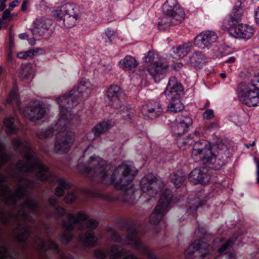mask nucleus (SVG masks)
<instances>
[{
	"mask_svg": "<svg viewBox=\"0 0 259 259\" xmlns=\"http://www.w3.org/2000/svg\"><path fill=\"white\" fill-rule=\"evenodd\" d=\"M226 157V154L222 152L214 153L211 149V154L209 156L206 165L212 169H219L225 164Z\"/></svg>",
	"mask_w": 259,
	"mask_h": 259,
	"instance_id": "5701e85b",
	"label": "nucleus"
},
{
	"mask_svg": "<svg viewBox=\"0 0 259 259\" xmlns=\"http://www.w3.org/2000/svg\"><path fill=\"white\" fill-rule=\"evenodd\" d=\"M93 89V85L89 79L82 78L77 90H72L68 94H65L57 99L60 107V117L58 121L53 128H49L45 131H40L37 134L39 139H43L52 135L54 130L58 132L54 146L55 152L65 153L70 148L74 140V134L66 129V126L72 116L69 109L78 104L81 95L90 93Z\"/></svg>",
	"mask_w": 259,
	"mask_h": 259,
	"instance_id": "f03ea898",
	"label": "nucleus"
},
{
	"mask_svg": "<svg viewBox=\"0 0 259 259\" xmlns=\"http://www.w3.org/2000/svg\"><path fill=\"white\" fill-rule=\"evenodd\" d=\"M213 111L212 109H207L203 113V117L205 119H210L213 117Z\"/></svg>",
	"mask_w": 259,
	"mask_h": 259,
	"instance_id": "de8ad7c7",
	"label": "nucleus"
},
{
	"mask_svg": "<svg viewBox=\"0 0 259 259\" xmlns=\"http://www.w3.org/2000/svg\"><path fill=\"white\" fill-rule=\"evenodd\" d=\"M238 24V21L233 18L232 16L228 15L223 20L222 27L223 29L228 30L231 35V30L232 29H235Z\"/></svg>",
	"mask_w": 259,
	"mask_h": 259,
	"instance_id": "473e14b6",
	"label": "nucleus"
},
{
	"mask_svg": "<svg viewBox=\"0 0 259 259\" xmlns=\"http://www.w3.org/2000/svg\"><path fill=\"white\" fill-rule=\"evenodd\" d=\"M105 33L109 41L111 42L114 38L115 32L114 30L111 28H107L105 30Z\"/></svg>",
	"mask_w": 259,
	"mask_h": 259,
	"instance_id": "09e8293b",
	"label": "nucleus"
},
{
	"mask_svg": "<svg viewBox=\"0 0 259 259\" xmlns=\"http://www.w3.org/2000/svg\"><path fill=\"white\" fill-rule=\"evenodd\" d=\"M83 140L84 141H89L88 135H86L83 138Z\"/></svg>",
	"mask_w": 259,
	"mask_h": 259,
	"instance_id": "69168bd1",
	"label": "nucleus"
},
{
	"mask_svg": "<svg viewBox=\"0 0 259 259\" xmlns=\"http://www.w3.org/2000/svg\"><path fill=\"white\" fill-rule=\"evenodd\" d=\"M142 112L145 116L153 118L162 113V108L158 102H151L143 107Z\"/></svg>",
	"mask_w": 259,
	"mask_h": 259,
	"instance_id": "b1692460",
	"label": "nucleus"
},
{
	"mask_svg": "<svg viewBox=\"0 0 259 259\" xmlns=\"http://www.w3.org/2000/svg\"><path fill=\"white\" fill-rule=\"evenodd\" d=\"M198 202V200H195L194 201V202L192 203L193 204H197Z\"/></svg>",
	"mask_w": 259,
	"mask_h": 259,
	"instance_id": "338daca9",
	"label": "nucleus"
},
{
	"mask_svg": "<svg viewBox=\"0 0 259 259\" xmlns=\"http://www.w3.org/2000/svg\"><path fill=\"white\" fill-rule=\"evenodd\" d=\"M76 195L74 192H71L68 193L65 197L64 201L67 203H70L76 200Z\"/></svg>",
	"mask_w": 259,
	"mask_h": 259,
	"instance_id": "c03bdc74",
	"label": "nucleus"
},
{
	"mask_svg": "<svg viewBox=\"0 0 259 259\" xmlns=\"http://www.w3.org/2000/svg\"><path fill=\"white\" fill-rule=\"evenodd\" d=\"M169 100L170 103L167 107L168 111L176 113L181 111L184 108V106L180 100V98Z\"/></svg>",
	"mask_w": 259,
	"mask_h": 259,
	"instance_id": "f704fd0d",
	"label": "nucleus"
},
{
	"mask_svg": "<svg viewBox=\"0 0 259 259\" xmlns=\"http://www.w3.org/2000/svg\"><path fill=\"white\" fill-rule=\"evenodd\" d=\"M56 181L58 186L56 189L55 194L58 197H61L63 195L65 190L70 188L71 184L62 179H58Z\"/></svg>",
	"mask_w": 259,
	"mask_h": 259,
	"instance_id": "c756f323",
	"label": "nucleus"
},
{
	"mask_svg": "<svg viewBox=\"0 0 259 259\" xmlns=\"http://www.w3.org/2000/svg\"><path fill=\"white\" fill-rule=\"evenodd\" d=\"M20 186L12 196L13 201L17 203L19 200H23L22 208L19 211V216L23 219L24 222L28 219L26 212V209L33 211L38 207V203L31 199L26 189L32 188L34 186L33 181L26 178H20ZM30 228L26 222L24 224H19L16 230L18 238L21 241H25L29 237Z\"/></svg>",
	"mask_w": 259,
	"mask_h": 259,
	"instance_id": "39448f33",
	"label": "nucleus"
},
{
	"mask_svg": "<svg viewBox=\"0 0 259 259\" xmlns=\"http://www.w3.org/2000/svg\"><path fill=\"white\" fill-rule=\"evenodd\" d=\"M242 3L240 1H237L231 12L229 15L233 18L239 22L243 15V10L242 7Z\"/></svg>",
	"mask_w": 259,
	"mask_h": 259,
	"instance_id": "c85d7f7f",
	"label": "nucleus"
},
{
	"mask_svg": "<svg viewBox=\"0 0 259 259\" xmlns=\"http://www.w3.org/2000/svg\"><path fill=\"white\" fill-rule=\"evenodd\" d=\"M36 53L33 50H30L25 52H20L17 54L18 58L20 59H29L32 58Z\"/></svg>",
	"mask_w": 259,
	"mask_h": 259,
	"instance_id": "a19ab883",
	"label": "nucleus"
},
{
	"mask_svg": "<svg viewBox=\"0 0 259 259\" xmlns=\"http://www.w3.org/2000/svg\"><path fill=\"white\" fill-rule=\"evenodd\" d=\"M14 119L12 117L6 118L4 120V124L6 128V131L8 134H14L17 128L14 125Z\"/></svg>",
	"mask_w": 259,
	"mask_h": 259,
	"instance_id": "c9c22d12",
	"label": "nucleus"
},
{
	"mask_svg": "<svg viewBox=\"0 0 259 259\" xmlns=\"http://www.w3.org/2000/svg\"><path fill=\"white\" fill-rule=\"evenodd\" d=\"M232 240L216 238L212 247L206 242L195 241L184 252L186 259H209L214 250L218 249L220 255L214 259H237L236 255L230 251Z\"/></svg>",
	"mask_w": 259,
	"mask_h": 259,
	"instance_id": "20e7f679",
	"label": "nucleus"
},
{
	"mask_svg": "<svg viewBox=\"0 0 259 259\" xmlns=\"http://www.w3.org/2000/svg\"><path fill=\"white\" fill-rule=\"evenodd\" d=\"M197 208H198L197 205H195V206H190V209L188 210V212H189L191 210L192 211H195Z\"/></svg>",
	"mask_w": 259,
	"mask_h": 259,
	"instance_id": "bf43d9fd",
	"label": "nucleus"
},
{
	"mask_svg": "<svg viewBox=\"0 0 259 259\" xmlns=\"http://www.w3.org/2000/svg\"><path fill=\"white\" fill-rule=\"evenodd\" d=\"M122 94L120 87L117 85H111L106 92V101L108 104L114 107H117L119 103V98Z\"/></svg>",
	"mask_w": 259,
	"mask_h": 259,
	"instance_id": "4be33fe9",
	"label": "nucleus"
},
{
	"mask_svg": "<svg viewBox=\"0 0 259 259\" xmlns=\"http://www.w3.org/2000/svg\"><path fill=\"white\" fill-rule=\"evenodd\" d=\"M14 148L24 155V159L19 160L16 164L18 172L23 174L33 172L40 181L50 180L53 181V176L48 168L36 157L31 150L30 143L23 139H16L13 141Z\"/></svg>",
	"mask_w": 259,
	"mask_h": 259,
	"instance_id": "7ed1b4c3",
	"label": "nucleus"
},
{
	"mask_svg": "<svg viewBox=\"0 0 259 259\" xmlns=\"http://www.w3.org/2000/svg\"><path fill=\"white\" fill-rule=\"evenodd\" d=\"M252 88L259 89V75H254L251 79Z\"/></svg>",
	"mask_w": 259,
	"mask_h": 259,
	"instance_id": "8fccbe9b",
	"label": "nucleus"
},
{
	"mask_svg": "<svg viewBox=\"0 0 259 259\" xmlns=\"http://www.w3.org/2000/svg\"><path fill=\"white\" fill-rule=\"evenodd\" d=\"M205 61V57L200 52L193 54L190 57L189 63L192 66L200 67Z\"/></svg>",
	"mask_w": 259,
	"mask_h": 259,
	"instance_id": "cd10ccee",
	"label": "nucleus"
},
{
	"mask_svg": "<svg viewBox=\"0 0 259 259\" xmlns=\"http://www.w3.org/2000/svg\"><path fill=\"white\" fill-rule=\"evenodd\" d=\"M254 161L256 164V168H257V182L259 183V160L257 158L255 157L254 158Z\"/></svg>",
	"mask_w": 259,
	"mask_h": 259,
	"instance_id": "5fc2aeb1",
	"label": "nucleus"
},
{
	"mask_svg": "<svg viewBox=\"0 0 259 259\" xmlns=\"http://www.w3.org/2000/svg\"><path fill=\"white\" fill-rule=\"evenodd\" d=\"M4 150V145L0 143V166L5 163L8 159V156Z\"/></svg>",
	"mask_w": 259,
	"mask_h": 259,
	"instance_id": "79ce46f5",
	"label": "nucleus"
},
{
	"mask_svg": "<svg viewBox=\"0 0 259 259\" xmlns=\"http://www.w3.org/2000/svg\"><path fill=\"white\" fill-rule=\"evenodd\" d=\"M238 96L240 101L248 107L259 106V89L241 84L238 88Z\"/></svg>",
	"mask_w": 259,
	"mask_h": 259,
	"instance_id": "9b49d317",
	"label": "nucleus"
},
{
	"mask_svg": "<svg viewBox=\"0 0 259 259\" xmlns=\"http://www.w3.org/2000/svg\"><path fill=\"white\" fill-rule=\"evenodd\" d=\"M79 241L85 246L92 247L97 244L98 238L92 232L88 231L81 234L79 236Z\"/></svg>",
	"mask_w": 259,
	"mask_h": 259,
	"instance_id": "393cba45",
	"label": "nucleus"
},
{
	"mask_svg": "<svg viewBox=\"0 0 259 259\" xmlns=\"http://www.w3.org/2000/svg\"><path fill=\"white\" fill-rule=\"evenodd\" d=\"M162 9L164 16L161 23L165 25H177L185 18V12L177 4V0H166Z\"/></svg>",
	"mask_w": 259,
	"mask_h": 259,
	"instance_id": "1a4fd4ad",
	"label": "nucleus"
},
{
	"mask_svg": "<svg viewBox=\"0 0 259 259\" xmlns=\"http://www.w3.org/2000/svg\"><path fill=\"white\" fill-rule=\"evenodd\" d=\"M29 2L28 0H24L23 3H22V6H21V10L22 11H25L28 5H29Z\"/></svg>",
	"mask_w": 259,
	"mask_h": 259,
	"instance_id": "603ef678",
	"label": "nucleus"
},
{
	"mask_svg": "<svg viewBox=\"0 0 259 259\" xmlns=\"http://www.w3.org/2000/svg\"><path fill=\"white\" fill-rule=\"evenodd\" d=\"M217 38L215 32L209 30L204 31L195 36L194 44L201 49L208 48L213 42L216 41Z\"/></svg>",
	"mask_w": 259,
	"mask_h": 259,
	"instance_id": "2eb2a0df",
	"label": "nucleus"
},
{
	"mask_svg": "<svg viewBox=\"0 0 259 259\" xmlns=\"http://www.w3.org/2000/svg\"><path fill=\"white\" fill-rule=\"evenodd\" d=\"M220 76L222 78L225 79L226 77V74L225 73H222L220 74Z\"/></svg>",
	"mask_w": 259,
	"mask_h": 259,
	"instance_id": "e2e57ef3",
	"label": "nucleus"
},
{
	"mask_svg": "<svg viewBox=\"0 0 259 259\" xmlns=\"http://www.w3.org/2000/svg\"><path fill=\"white\" fill-rule=\"evenodd\" d=\"M21 0H15L12 2L9 5V9L12 10L13 9L16 7L21 2Z\"/></svg>",
	"mask_w": 259,
	"mask_h": 259,
	"instance_id": "3c124183",
	"label": "nucleus"
},
{
	"mask_svg": "<svg viewBox=\"0 0 259 259\" xmlns=\"http://www.w3.org/2000/svg\"><path fill=\"white\" fill-rule=\"evenodd\" d=\"M95 256L97 259H105L108 255V253L102 250H97L94 252Z\"/></svg>",
	"mask_w": 259,
	"mask_h": 259,
	"instance_id": "49530a36",
	"label": "nucleus"
},
{
	"mask_svg": "<svg viewBox=\"0 0 259 259\" xmlns=\"http://www.w3.org/2000/svg\"><path fill=\"white\" fill-rule=\"evenodd\" d=\"M121 68L126 71L132 70L138 66V63L136 59L131 56H126L124 58L119 62Z\"/></svg>",
	"mask_w": 259,
	"mask_h": 259,
	"instance_id": "a878e982",
	"label": "nucleus"
},
{
	"mask_svg": "<svg viewBox=\"0 0 259 259\" xmlns=\"http://www.w3.org/2000/svg\"><path fill=\"white\" fill-rule=\"evenodd\" d=\"M172 198L170 190L166 189L162 192L157 205L150 215L149 221L151 224H156L160 221L169 209Z\"/></svg>",
	"mask_w": 259,
	"mask_h": 259,
	"instance_id": "9d476101",
	"label": "nucleus"
},
{
	"mask_svg": "<svg viewBox=\"0 0 259 259\" xmlns=\"http://www.w3.org/2000/svg\"><path fill=\"white\" fill-rule=\"evenodd\" d=\"M183 66V64L182 63H178L175 65V67H181Z\"/></svg>",
	"mask_w": 259,
	"mask_h": 259,
	"instance_id": "0e129e2a",
	"label": "nucleus"
},
{
	"mask_svg": "<svg viewBox=\"0 0 259 259\" xmlns=\"http://www.w3.org/2000/svg\"><path fill=\"white\" fill-rule=\"evenodd\" d=\"M255 20L256 23L259 25V6L255 12Z\"/></svg>",
	"mask_w": 259,
	"mask_h": 259,
	"instance_id": "6e6d98bb",
	"label": "nucleus"
},
{
	"mask_svg": "<svg viewBox=\"0 0 259 259\" xmlns=\"http://www.w3.org/2000/svg\"><path fill=\"white\" fill-rule=\"evenodd\" d=\"M19 37L21 39H25L27 37V35L25 34H21L19 35Z\"/></svg>",
	"mask_w": 259,
	"mask_h": 259,
	"instance_id": "680f3d73",
	"label": "nucleus"
},
{
	"mask_svg": "<svg viewBox=\"0 0 259 259\" xmlns=\"http://www.w3.org/2000/svg\"><path fill=\"white\" fill-rule=\"evenodd\" d=\"M192 122V118L189 116L179 115L176 119V122L172 127V131L176 135H182L188 131Z\"/></svg>",
	"mask_w": 259,
	"mask_h": 259,
	"instance_id": "aec40b11",
	"label": "nucleus"
},
{
	"mask_svg": "<svg viewBox=\"0 0 259 259\" xmlns=\"http://www.w3.org/2000/svg\"><path fill=\"white\" fill-rule=\"evenodd\" d=\"M77 170L94 181L104 185L113 184L117 189L123 191V199L132 204L137 201L141 194L131 182L137 173L135 168L124 163L112 169L102 158L91 156L85 165L79 163Z\"/></svg>",
	"mask_w": 259,
	"mask_h": 259,
	"instance_id": "f257e3e1",
	"label": "nucleus"
},
{
	"mask_svg": "<svg viewBox=\"0 0 259 259\" xmlns=\"http://www.w3.org/2000/svg\"><path fill=\"white\" fill-rule=\"evenodd\" d=\"M7 102L8 104H13L19 105V99L17 94V89L13 88L10 92Z\"/></svg>",
	"mask_w": 259,
	"mask_h": 259,
	"instance_id": "4c0bfd02",
	"label": "nucleus"
},
{
	"mask_svg": "<svg viewBox=\"0 0 259 259\" xmlns=\"http://www.w3.org/2000/svg\"><path fill=\"white\" fill-rule=\"evenodd\" d=\"M57 198L55 197H51L49 200V202L51 205H52L55 209L57 215L59 216L64 215L65 214V210L56 204Z\"/></svg>",
	"mask_w": 259,
	"mask_h": 259,
	"instance_id": "ea45409f",
	"label": "nucleus"
},
{
	"mask_svg": "<svg viewBox=\"0 0 259 259\" xmlns=\"http://www.w3.org/2000/svg\"><path fill=\"white\" fill-rule=\"evenodd\" d=\"M191 47L192 44L190 42H188L178 47L174 48L173 51L175 53L177 54L180 57L183 58L190 51Z\"/></svg>",
	"mask_w": 259,
	"mask_h": 259,
	"instance_id": "2f4dec72",
	"label": "nucleus"
},
{
	"mask_svg": "<svg viewBox=\"0 0 259 259\" xmlns=\"http://www.w3.org/2000/svg\"><path fill=\"white\" fill-rule=\"evenodd\" d=\"M255 144V141H254L252 143H249V144H244V146L247 148H249L250 146H254Z\"/></svg>",
	"mask_w": 259,
	"mask_h": 259,
	"instance_id": "052dcab7",
	"label": "nucleus"
},
{
	"mask_svg": "<svg viewBox=\"0 0 259 259\" xmlns=\"http://www.w3.org/2000/svg\"><path fill=\"white\" fill-rule=\"evenodd\" d=\"M4 178L0 176V194L7 196L8 194L9 188L3 184Z\"/></svg>",
	"mask_w": 259,
	"mask_h": 259,
	"instance_id": "a18cd8bd",
	"label": "nucleus"
},
{
	"mask_svg": "<svg viewBox=\"0 0 259 259\" xmlns=\"http://www.w3.org/2000/svg\"><path fill=\"white\" fill-rule=\"evenodd\" d=\"M34 71L31 64H26L22 65L20 72L21 78L24 80L28 79L33 76Z\"/></svg>",
	"mask_w": 259,
	"mask_h": 259,
	"instance_id": "7c9ffc66",
	"label": "nucleus"
},
{
	"mask_svg": "<svg viewBox=\"0 0 259 259\" xmlns=\"http://www.w3.org/2000/svg\"><path fill=\"white\" fill-rule=\"evenodd\" d=\"M171 180L176 187H180L186 180L185 175L183 171L178 170L171 176Z\"/></svg>",
	"mask_w": 259,
	"mask_h": 259,
	"instance_id": "72a5a7b5",
	"label": "nucleus"
},
{
	"mask_svg": "<svg viewBox=\"0 0 259 259\" xmlns=\"http://www.w3.org/2000/svg\"><path fill=\"white\" fill-rule=\"evenodd\" d=\"M194 142V140L191 137H188L186 139L179 138L178 139L177 143L178 146L181 149H186L192 145Z\"/></svg>",
	"mask_w": 259,
	"mask_h": 259,
	"instance_id": "58836bf2",
	"label": "nucleus"
},
{
	"mask_svg": "<svg viewBox=\"0 0 259 259\" xmlns=\"http://www.w3.org/2000/svg\"><path fill=\"white\" fill-rule=\"evenodd\" d=\"M52 21L45 17L37 18L33 22L31 29L33 34L35 36H41L45 37L49 36L50 34V27Z\"/></svg>",
	"mask_w": 259,
	"mask_h": 259,
	"instance_id": "4468645a",
	"label": "nucleus"
},
{
	"mask_svg": "<svg viewBox=\"0 0 259 259\" xmlns=\"http://www.w3.org/2000/svg\"><path fill=\"white\" fill-rule=\"evenodd\" d=\"M254 28L246 24H238L235 29L231 30V35L235 38L249 39L254 34Z\"/></svg>",
	"mask_w": 259,
	"mask_h": 259,
	"instance_id": "6ab92c4d",
	"label": "nucleus"
},
{
	"mask_svg": "<svg viewBox=\"0 0 259 259\" xmlns=\"http://www.w3.org/2000/svg\"><path fill=\"white\" fill-rule=\"evenodd\" d=\"M183 91V89L181 83L175 77L172 76L169 78L164 94L168 100H173L180 98Z\"/></svg>",
	"mask_w": 259,
	"mask_h": 259,
	"instance_id": "a211bd4d",
	"label": "nucleus"
},
{
	"mask_svg": "<svg viewBox=\"0 0 259 259\" xmlns=\"http://www.w3.org/2000/svg\"><path fill=\"white\" fill-rule=\"evenodd\" d=\"M236 61V58L235 57H229L227 60H226L225 62L226 63H233L235 62Z\"/></svg>",
	"mask_w": 259,
	"mask_h": 259,
	"instance_id": "13d9d810",
	"label": "nucleus"
},
{
	"mask_svg": "<svg viewBox=\"0 0 259 259\" xmlns=\"http://www.w3.org/2000/svg\"><path fill=\"white\" fill-rule=\"evenodd\" d=\"M157 57V55L154 51H149L144 57L143 60L145 62H151Z\"/></svg>",
	"mask_w": 259,
	"mask_h": 259,
	"instance_id": "37998d69",
	"label": "nucleus"
},
{
	"mask_svg": "<svg viewBox=\"0 0 259 259\" xmlns=\"http://www.w3.org/2000/svg\"><path fill=\"white\" fill-rule=\"evenodd\" d=\"M7 0H0V11H3L6 8Z\"/></svg>",
	"mask_w": 259,
	"mask_h": 259,
	"instance_id": "864d4df0",
	"label": "nucleus"
},
{
	"mask_svg": "<svg viewBox=\"0 0 259 259\" xmlns=\"http://www.w3.org/2000/svg\"><path fill=\"white\" fill-rule=\"evenodd\" d=\"M111 127L110 122L109 120H103L96 124L92 130V132L96 137L108 131Z\"/></svg>",
	"mask_w": 259,
	"mask_h": 259,
	"instance_id": "bb28decb",
	"label": "nucleus"
},
{
	"mask_svg": "<svg viewBox=\"0 0 259 259\" xmlns=\"http://www.w3.org/2000/svg\"><path fill=\"white\" fill-rule=\"evenodd\" d=\"M90 149V147H89L86 149V150L85 151V152H84V154H83V155H84V156H85V155L87 154V151H88V149Z\"/></svg>",
	"mask_w": 259,
	"mask_h": 259,
	"instance_id": "774afa93",
	"label": "nucleus"
},
{
	"mask_svg": "<svg viewBox=\"0 0 259 259\" xmlns=\"http://www.w3.org/2000/svg\"><path fill=\"white\" fill-rule=\"evenodd\" d=\"M75 225H78L81 230L88 229L92 230L95 229L98 225V222L93 219H89L88 215L84 213L79 212L76 215L70 213L68 216L67 221L64 222L63 227L65 232L62 236L63 243H67L73 237L71 230Z\"/></svg>",
	"mask_w": 259,
	"mask_h": 259,
	"instance_id": "0eeeda50",
	"label": "nucleus"
},
{
	"mask_svg": "<svg viewBox=\"0 0 259 259\" xmlns=\"http://www.w3.org/2000/svg\"><path fill=\"white\" fill-rule=\"evenodd\" d=\"M141 186L144 194L150 197H153L156 195L158 192L157 189L163 188L164 184L150 174L142 178L141 181Z\"/></svg>",
	"mask_w": 259,
	"mask_h": 259,
	"instance_id": "f8f14e48",
	"label": "nucleus"
},
{
	"mask_svg": "<svg viewBox=\"0 0 259 259\" xmlns=\"http://www.w3.org/2000/svg\"><path fill=\"white\" fill-rule=\"evenodd\" d=\"M10 16V12L9 10H6L4 11L3 15V19L5 20L8 18Z\"/></svg>",
	"mask_w": 259,
	"mask_h": 259,
	"instance_id": "4d7b16f0",
	"label": "nucleus"
},
{
	"mask_svg": "<svg viewBox=\"0 0 259 259\" xmlns=\"http://www.w3.org/2000/svg\"><path fill=\"white\" fill-rule=\"evenodd\" d=\"M52 15L60 25L69 28L77 23L79 18V10L75 4L67 3L56 8L52 11Z\"/></svg>",
	"mask_w": 259,
	"mask_h": 259,
	"instance_id": "6e6552de",
	"label": "nucleus"
},
{
	"mask_svg": "<svg viewBox=\"0 0 259 259\" xmlns=\"http://www.w3.org/2000/svg\"><path fill=\"white\" fill-rule=\"evenodd\" d=\"M211 149L212 146L209 143H196L192 150L191 157L195 161H201L206 165Z\"/></svg>",
	"mask_w": 259,
	"mask_h": 259,
	"instance_id": "ddd939ff",
	"label": "nucleus"
},
{
	"mask_svg": "<svg viewBox=\"0 0 259 259\" xmlns=\"http://www.w3.org/2000/svg\"><path fill=\"white\" fill-rule=\"evenodd\" d=\"M46 114V110L39 102H34L32 105L27 106L24 110V116L33 121L42 118Z\"/></svg>",
	"mask_w": 259,
	"mask_h": 259,
	"instance_id": "dca6fc26",
	"label": "nucleus"
},
{
	"mask_svg": "<svg viewBox=\"0 0 259 259\" xmlns=\"http://www.w3.org/2000/svg\"><path fill=\"white\" fill-rule=\"evenodd\" d=\"M168 68L167 63L156 61L149 66L148 71L156 82H159L168 72Z\"/></svg>",
	"mask_w": 259,
	"mask_h": 259,
	"instance_id": "f3484780",
	"label": "nucleus"
},
{
	"mask_svg": "<svg viewBox=\"0 0 259 259\" xmlns=\"http://www.w3.org/2000/svg\"><path fill=\"white\" fill-rule=\"evenodd\" d=\"M210 177L207 168L203 167L194 169L189 176V181L194 184H204L208 182Z\"/></svg>",
	"mask_w": 259,
	"mask_h": 259,
	"instance_id": "412c9836",
	"label": "nucleus"
},
{
	"mask_svg": "<svg viewBox=\"0 0 259 259\" xmlns=\"http://www.w3.org/2000/svg\"><path fill=\"white\" fill-rule=\"evenodd\" d=\"M38 245L41 249L47 250L51 249H54L57 253L59 252L57 246L50 240H47L46 241L40 240Z\"/></svg>",
	"mask_w": 259,
	"mask_h": 259,
	"instance_id": "e433bc0d",
	"label": "nucleus"
},
{
	"mask_svg": "<svg viewBox=\"0 0 259 259\" xmlns=\"http://www.w3.org/2000/svg\"><path fill=\"white\" fill-rule=\"evenodd\" d=\"M109 233L110 235L109 237V240L122 244L132 245L134 248L140 250L149 259H158L152 250L141 244L137 231L134 230L129 232L125 240H123L113 229L109 230ZM109 259H137V258L134 254H125V252L121 246L114 245L111 246L110 249Z\"/></svg>",
	"mask_w": 259,
	"mask_h": 259,
	"instance_id": "423d86ee",
	"label": "nucleus"
}]
</instances>
